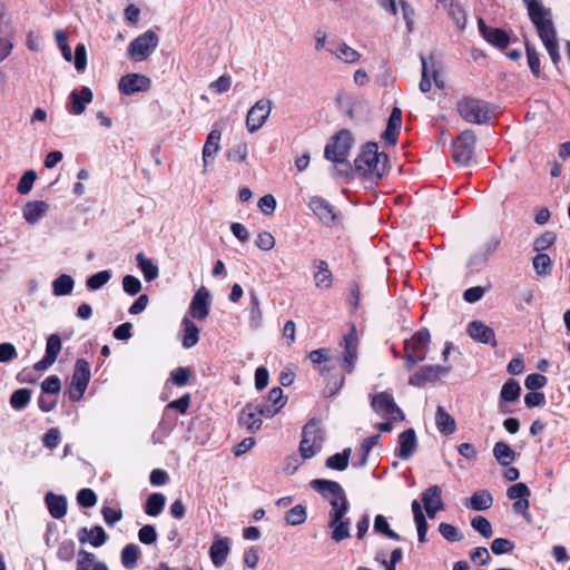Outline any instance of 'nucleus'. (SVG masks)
Here are the masks:
<instances>
[{
  "mask_svg": "<svg viewBox=\"0 0 570 570\" xmlns=\"http://www.w3.org/2000/svg\"><path fill=\"white\" fill-rule=\"evenodd\" d=\"M527 4L531 22L546 47L554 65L560 61L559 42L557 30L552 21L551 10L546 8L539 0H523Z\"/></svg>",
  "mask_w": 570,
  "mask_h": 570,
  "instance_id": "f257e3e1",
  "label": "nucleus"
},
{
  "mask_svg": "<svg viewBox=\"0 0 570 570\" xmlns=\"http://www.w3.org/2000/svg\"><path fill=\"white\" fill-rule=\"evenodd\" d=\"M355 171L363 179L375 181L386 174L387 157L379 153V147L374 142L366 144L356 157Z\"/></svg>",
  "mask_w": 570,
  "mask_h": 570,
  "instance_id": "f03ea898",
  "label": "nucleus"
},
{
  "mask_svg": "<svg viewBox=\"0 0 570 570\" xmlns=\"http://www.w3.org/2000/svg\"><path fill=\"white\" fill-rule=\"evenodd\" d=\"M311 487L331 504L328 515L347 514L350 504L346 494L338 482L325 479H315L311 482Z\"/></svg>",
  "mask_w": 570,
  "mask_h": 570,
  "instance_id": "7ed1b4c3",
  "label": "nucleus"
},
{
  "mask_svg": "<svg viewBox=\"0 0 570 570\" xmlns=\"http://www.w3.org/2000/svg\"><path fill=\"white\" fill-rule=\"evenodd\" d=\"M456 110L462 119L475 125H484L494 117V110L489 102L473 98L463 97L456 102Z\"/></svg>",
  "mask_w": 570,
  "mask_h": 570,
  "instance_id": "20e7f679",
  "label": "nucleus"
},
{
  "mask_svg": "<svg viewBox=\"0 0 570 570\" xmlns=\"http://www.w3.org/2000/svg\"><path fill=\"white\" fill-rule=\"evenodd\" d=\"M430 343L431 335L428 328H421L410 338L404 340V365L407 371L426 358Z\"/></svg>",
  "mask_w": 570,
  "mask_h": 570,
  "instance_id": "39448f33",
  "label": "nucleus"
},
{
  "mask_svg": "<svg viewBox=\"0 0 570 570\" xmlns=\"http://www.w3.org/2000/svg\"><path fill=\"white\" fill-rule=\"evenodd\" d=\"M159 37L153 30H147L136 37L128 46L127 55L130 60L140 62L146 60L157 49Z\"/></svg>",
  "mask_w": 570,
  "mask_h": 570,
  "instance_id": "423d86ee",
  "label": "nucleus"
},
{
  "mask_svg": "<svg viewBox=\"0 0 570 570\" xmlns=\"http://www.w3.org/2000/svg\"><path fill=\"white\" fill-rule=\"evenodd\" d=\"M352 146V135L347 130H342L326 145L324 156L330 161L343 164L347 160Z\"/></svg>",
  "mask_w": 570,
  "mask_h": 570,
  "instance_id": "0eeeda50",
  "label": "nucleus"
},
{
  "mask_svg": "<svg viewBox=\"0 0 570 570\" xmlns=\"http://www.w3.org/2000/svg\"><path fill=\"white\" fill-rule=\"evenodd\" d=\"M323 432L315 421H309L303 429V438L299 445L304 459H311L322 450Z\"/></svg>",
  "mask_w": 570,
  "mask_h": 570,
  "instance_id": "6e6552de",
  "label": "nucleus"
},
{
  "mask_svg": "<svg viewBox=\"0 0 570 570\" xmlns=\"http://www.w3.org/2000/svg\"><path fill=\"white\" fill-rule=\"evenodd\" d=\"M90 381V367L89 363L83 360H77L72 373L71 383L69 386V397L71 401L78 402L82 399L88 383Z\"/></svg>",
  "mask_w": 570,
  "mask_h": 570,
  "instance_id": "1a4fd4ad",
  "label": "nucleus"
},
{
  "mask_svg": "<svg viewBox=\"0 0 570 570\" xmlns=\"http://www.w3.org/2000/svg\"><path fill=\"white\" fill-rule=\"evenodd\" d=\"M372 409L381 417L390 421H404L405 415L402 410L396 405L392 394L381 392L373 396Z\"/></svg>",
  "mask_w": 570,
  "mask_h": 570,
  "instance_id": "9d476101",
  "label": "nucleus"
},
{
  "mask_svg": "<svg viewBox=\"0 0 570 570\" xmlns=\"http://www.w3.org/2000/svg\"><path fill=\"white\" fill-rule=\"evenodd\" d=\"M475 135L472 130L462 131L452 144V156L455 163L468 165L473 156Z\"/></svg>",
  "mask_w": 570,
  "mask_h": 570,
  "instance_id": "9b49d317",
  "label": "nucleus"
},
{
  "mask_svg": "<svg viewBox=\"0 0 570 570\" xmlns=\"http://www.w3.org/2000/svg\"><path fill=\"white\" fill-rule=\"evenodd\" d=\"M272 111V101L261 99L250 107L246 116V128L253 134L263 127Z\"/></svg>",
  "mask_w": 570,
  "mask_h": 570,
  "instance_id": "f8f14e48",
  "label": "nucleus"
},
{
  "mask_svg": "<svg viewBox=\"0 0 570 570\" xmlns=\"http://www.w3.org/2000/svg\"><path fill=\"white\" fill-rule=\"evenodd\" d=\"M421 62H422V78L420 81V90L423 94L429 92L432 88L431 80H433L434 85L439 89L443 90L445 88V82H444L443 78L441 77L440 67L434 62V60L432 58L429 61L423 56L421 57Z\"/></svg>",
  "mask_w": 570,
  "mask_h": 570,
  "instance_id": "ddd939ff",
  "label": "nucleus"
},
{
  "mask_svg": "<svg viewBox=\"0 0 570 570\" xmlns=\"http://www.w3.org/2000/svg\"><path fill=\"white\" fill-rule=\"evenodd\" d=\"M341 346L344 347V353L340 364L343 371L350 374L353 372L357 360L358 338L355 327H352L348 334L344 336Z\"/></svg>",
  "mask_w": 570,
  "mask_h": 570,
  "instance_id": "4468645a",
  "label": "nucleus"
},
{
  "mask_svg": "<svg viewBox=\"0 0 570 570\" xmlns=\"http://www.w3.org/2000/svg\"><path fill=\"white\" fill-rule=\"evenodd\" d=\"M450 366L442 365H426L417 370L409 379V384L421 387L428 383H434L440 377L445 376L450 373Z\"/></svg>",
  "mask_w": 570,
  "mask_h": 570,
  "instance_id": "2eb2a0df",
  "label": "nucleus"
},
{
  "mask_svg": "<svg viewBox=\"0 0 570 570\" xmlns=\"http://www.w3.org/2000/svg\"><path fill=\"white\" fill-rule=\"evenodd\" d=\"M151 87V79L141 73H127L119 79L118 89L122 95L131 96L146 92Z\"/></svg>",
  "mask_w": 570,
  "mask_h": 570,
  "instance_id": "dca6fc26",
  "label": "nucleus"
},
{
  "mask_svg": "<svg viewBox=\"0 0 570 570\" xmlns=\"http://www.w3.org/2000/svg\"><path fill=\"white\" fill-rule=\"evenodd\" d=\"M210 296L206 287L202 286L197 289L189 305V317L198 321L205 320L209 315Z\"/></svg>",
  "mask_w": 570,
  "mask_h": 570,
  "instance_id": "f3484780",
  "label": "nucleus"
},
{
  "mask_svg": "<svg viewBox=\"0 0 570 570\" xmlns=\"http://www.w3.org/2000/svg\"><path fill=\"white\" fill-rule=\"evenodd\" d=\"M422 503L426 515L433 519L438 512L444 510L442 490L439 485H431L422 492Z\"/></svg>",
  "mask_w": 570,
  "mask_h": 570,
  "instance_id": "a211bd4d",
  "label": "nucleus"
},
{
  "mask_svg": "<svg viewBox=\"0 0 570 570\" xmlns=\"http://www.w3.org/2000/svg\"><path fill=\"white\" fill-rule=\"evenodd\" d=\"M261 405L253 403L246 404L239 413L238 423L244 426L249 433H255L262 426Z\"/></svg>",
  "mask_w": 570,
  "mask_h": 570,
  "instance_id": "6ab92c4d",
  "label": "nucleus"
},
{
  "mask_svg": "<svg viewBox=\"0 0 570 570\" xmlns=\"http://www.w3.org/2000/svg\"><path fill=\"white\" fill-rule=\"evenodd\" d=\"M70 104L67 110L70 115L79 116L85 112L87 105L94 99L92 90L89 87H81L80 90H72L69 95Z\"/></svg>",
  "mask_w": 570,
  "mask_h": 570,
  "instance_id": "aec40b11",
  "label": "nucleus"
},
{
  "mask_svg": "<svg viewBox=\"0 0 570 570\" xmlns=\"http://www.w3.org/2000/svg\"><path fill=\"white\" fill-rule=\"evenodd\" d=\"M436 8L446 12L460 31L466 27L468 18L463 7L454 0H436Z\"/></svg>",
  "mask_w": 570,
  "mask_h": 570,
  "instance_id": "412c9836",
  "label": "nucleus"
},
{
  "mask_svg": "<svg viewBox=\"0 0 570 570\" xmlns=\"http://www.w3.org/2000/svg\"><path fill=\"white\" fill-rule=\"evenodd\" d=\"M287 399L281 387H273L267 395L266 402L261 404V415L273 417L286 404Z\"/></svg>",
  "mask_w": 570,
  "mask_h": 570,
  "instance_id": "4be33fe9",
  "label": "nucleus"
},
{
  "mask_svg": "<svg viewBox=\"0 0 570 570\" xmlns=\"http://www.w3.org/2000/svg\"><path fill=\"white\" fill-rule=\"evenodd\" d=\"M478 27L482 37L492 46L500 49H505L509 46L510 38L503 29L490 28L485 24L483 19H479Z\"/></svg>",
  "mask_w": 570,
  "mask_h": 570,
  "instance_id": "5701e85b",
  "label": "nucleus"
},
{
  "mask_svg": "<svg viewBox=\"0 0 570 570\" xmlns=\"http://www.w3.org/2000/svg\"><path fill=\"white\" fill-rule=\"evenodd\" d=\"M346 515H328L331 539L338 543L351 537V521Z\"/></svg>",
  "mask_w": 570,
  "mask_h": 570,
  "instance_id": "b1692460",
  "label": "nucleus"
},
{
  "mask_svg": "<svg viewBox=\"0 0 570 570\" xmlns=\"http://www.w3.org/2000/svg\"><path fill=\"white\" fill-rule=\"evenodd\" d=\"M327 50L344 63H356L361 59V53L343 40L332 41Z\"/></svg>",
  "mask_w": 570,
  "mask_h": 570,
  "instance_id": "393cba45",
  "label": "nucleus"
},
{
  "mask_svg": "<svg viewBox=\"0 0 570 570\" xmlns=\"http://www.w3.org/2000/svg\"><path fill=\"white\" fill-rule=\"evenodd\" d=\"M230 551V539L227 537H219L212 543L209 548V557L216 568H220L226 563L227 557Z\"/></svg>",
  "mask_w": 570,
  "mask_h": 570,
  "instance_id": "a878e982",
  "label": "nucleus"
},
{
  "mask_svg": "<svg viewBox=\"0 0 570 570\" xmlns=\"http://www.w3.org/2000/svg\"><path fill=\"white\" fill-rule=\"evenodd\" d=\"M468 334L474 341L493 346L497 344L494 331L481 321L471 322L468 326Z\"/></svg>",
  "mask_w": 570,
  "mask_h": 570,
  "instance_id": "bb28decb",
  "label": "nucleus"
},
{
  "mask_svg": "<svg viewBox=\"0 0 570 570\" xmlns=\"http://www.w3.org/2000/svg\"><path fill=\"white\" fill-rule=\"evenodd\" d=\"M417 448V440L415 435V431L413 429H407L399 435V449L397 456L407 460L410 459Z\"/></svg>",
  "mask_w": 570,
  "mask_h": 570,
  "instance_id": "cd10ccee",
  "label": "nucleus"
},
{
  "mask_svg": "<svg viewBox=\"0 0 570 570\" xmlns=\"http://www.w3.org/2000/svg\"><path fill=\"white\" fill-rule=\"evenodd\" d=\"M199 328L189 316L181 320V345L188 350L194 347L199 341Z\"/></svg>",
  "mask_w": 570,
  "mask_h": 570,
  "instance_id": "c85d7f7f",
  "label": "nucleus"
},
{
  "mask_svg": "<svg viewBox=\"0 0 570 570\" xmlns=\"http://www.w3.org/2000/svg\"><path fill=\"white\" fill-rule=\"evenodd\" d=\"M220 137L222 132L218 129H213L207 137L203 148L204 171L207 170V166L213 161L220 149Z\"/></svg>",
  "mask_w": 570,
  "mask_h": 570,
  "instance_id": "c756f323",
  "label": "nucleus"
},
{
  "mask_svg": "<svg viewBox=\"0 0 570 570\" xmlns=\"http://www.w3.org/2000/svg\"><path fill=\"white\" fill-rule=\"evenodd\" d=\"M78 539L81 543H89L95 548H99L106 543L108 535L100 525L92 527L91 529L82 528L78 532Z\"/></svg>",
  "mask_w": 570,
  "mask_h": 570,
  "instance_id": "7c9ffc66",
  "label": "nucleus"
},
{
  "mask_svg": "<svg viewBox=\"0 0 570 570\" xmlns=\"http://www.w3.org/2000/svg\"><path fill=\"white\" fill-rule=\"evenodd\" d=\"M315 268L313 273L314 284L320 289H328L333 284V275L325 261H314Z\"/></svg>",
  "mask_w": 570,
  "mask_h": 570,
  "instance_id": "2f4dec72",
  "label": "nucleus"
},
{
  "mask_svg": "<svg viewBox=\"0 0 570 570\" xmlns=\"http://www.w3.org/2000/svg\"><path fill=\"white\" fill-rule=\"evenodd\" d=\"M521 395V386L515 380H508L501 387L500 391V404L499 409L501 413H509L510 410L503 404V402H515Z\"/></svg>",
  "mask_w": 570,
  "mask_h": 570,
  "instance_id": "473e14b6",
  "label": "nucleus"
},
{
  "mask_svg": "<svg viewBox=\"0 0 570 570\" xmlns=\"http://www.w3.org/2000/svg\"><path fill=\"white\" fill-rule=\"evenodd\" d=\"M313 213L325 224L331 225L335 222V214L332 206L321 197H313L308 203Z\"/></svg>",
  "mask_w": 570,
  "mask_h": 570,
  "instance_id": "72a5a7b5",
  "label": "nucleus"
},
{
  "mask_svg": "<svg viewBox=\"0 0 570 570\" xmlns=\"http://www.w3.org/2000/svg\"><path fill=\"white\" fill-rule=\"evenodd\" d=\"M49 205L43 200L28 202L22 209L23 218L29 224L38 223L48 212Z\"/></svg>",
  "mask_w": 570,
  "mask_h": 570,
  "instance_id": "f704fd0d",
  "label": "nucleus"
},
{
  "mask_svg": "<svg viewBox=\"0 0 570 570\" xmlns=\"http://www.w3.org/2000/svg\"><path fill=\"white\" fill-rule=\"evenodd\" d=\"M45 502L52 518L61 519L66 515L68 507L66 497L48 492L45 495Z\"/></svg>",
  "mask_w": 570,
  "mask_h": 570,
  "instance_id": "c9c22d12",
  "label": "nucleus"
},
{
  "mask_svg": "<svg viewBox=\"0 0 570 570\" xmlns=\"http://www.w3.org/2000/svg\"><path fill=\"white\" fill-rule=\"evenodd\" d=\"M435 425L438 431L443 435H451L456 431L455 419L442 406H438L436 409Z\"/></svg>",
  "mask_w": 570,
  "mask_h": 570,
  "instance_id": "e433bc0d",
  "label": "nucleus"
},
{
  "mask_svg": "<svg viewBox=\"0 0 570 570\" xmlns=\"http://www.w3.org/2000/svg\"><path fill=\"white\" fill-rule=\"evenodd\" d=\"M493 498L488 490H478L471 498L466 499L464 504L474 511H484L491 508Z\"/></svg>",
  "mask_w": 570,
  "mask_h": 570,
  "instance_id": "4c0bfd02",
  "label": "nucleus"
},
{
  "mask_svg": "<svg viewBox=\"0 0 570 570\" xmlns=\"http://www.w3.org/2000/svg\"><path fill=\"white\" fill-rule=\"evenodd\" d=\"M402 125V111L399 108H393L387 126L384 132L382 134V138L389 144L396 142V135L401 129Z\"/></svg>",
  "mask_w": 570,
  "mask_h": 570,
  "instance_id": "58836bf2",
  "label": "nucleus"
},
{
  "mask_svg": "<svg viewBox=\"0 0 570 570\" xmlns=\"http://www.w3.org/2000/svg\"><path fill=\"white\" fill-rule=\"evenodd\" d=\"M414 522L417 530V539L421 543L426 541L428 522L422 510V505L417 500H413L411 503Z\"/></svg>",
  "mask_w": 570,
  "mask_h": 570,
  "instance_id": "ea45409f",
  "label": "nucleus"
},
{
  "mask_svg": "<svg viewBox=\"0 0 570 570\" xmlns=\"http://www.w3.org/2000/svg\"><path fill=\"white\" fill-rule=\"evenodd\" d=\"M493 455L497 461L503 465L508 466L515 460V452L511 449L509 444L503 441L497 442L493 446Z\"/></svg>",
  "mask_w": 570,
  "mask_h": 570,
  "instance_id": "a19ab883",
  "label": "nucleus"
},
{
  "mask_svg": "<svg viewBox=\"0 0 570 570\" xmlns=\"http://www.w3.org/2000/svg\"><path fill=\"white\" fill-rule=\"evenodd\" d=\"M136 261L138 263V266L144 275V278L147 282H151L155 278L158 277L159 268L158 266L153 262V259L146 257L144 253H138L136 256Z\"/></svg>",
  "mask_w": 570,
  "mask_h": 570,
  "instance_id": "79ce46f5",
  "label": "nucleus"
},
{
  "mask_svg": "<svg viewBox=\"0 0 570 570\" xmlns=\"http://www.w3.org/2000/svg\"><path fill=\"white\" fill-rule=\"evenodd\" d=\"M263 313L257 294L254 291L249 292V325L252 328L257 330L262 324Z\"/></svg>",
  "mask_w": 570,
  "mask_h": 570,
  "instance_id": "37998d69",
  "label": "nucleus"
},
{
  "mask_svg": "<svg viewBox=\"0 0 570 570\" xmlns=\"http://www.w3.org/2000/svg\"><path fill=\"white\" fill-rule=\"evenodd\" d=\"M75 286L73 278L68 274H61L52 282V293L56 296L71 294Z\"/></svg>",
  "mask_w": 570,
  "mask_h": 570,
  "instance_id": "c03bdc74",
  "label": "nucleus"
},
{
  "mask_svg": "<svg viewBox=\"0 0 570 570\" xmlns=\"http://www.w3.org/2000/svg\"><path fill=\"white\" fill-rule=\"evenodd\" d=\"M308 358L313 364H316L320 366L318 371L322 375H326L331 367L327 365V362L330 361V350L327 348H317L308 354Z\"/></svg>",
  "mask_w": 570,
  "mask_h": 570,
  "instance_id": "a18cd8bd",
  "label": "nucleus"
},
{
  "mask_svg": "<svg viewBox=\"0 0 570 570\" xmlns=\"http://www.w3.org/2000/svg\"><path fill=\"white\" fill-rule=\"evenodd\" d=\"M166 497L163 493H153L148 497L145 505V512L150 517H157L164 510Z\"/></svg>",
  "mask_w": 570,
  "mask_h": 570,
  "instance_id": "49530a36",
  "label": "nucleus"
},
{
  "mask_svg": "<svg viewBox=\"0 0 570 570\" xmlns=\"http://www.w3.org/2000/svg\"><path fill=\"white\" fill-rule=\"evenodd\" d=\"M139 554L140 550L138 546L134 543L125 546L120 556L122 566L128 570L136 568Z\"/></svg>",
  "mask_w": 570,
  "mask_h": 570,
  "instance_id": "de8ad7c7",
  "label": "nucleus"
},
{
  "mask_svg": "<svg viewBox=\"0 0 570 570\" xmlns=\"http://www.w3.org/2000/svg\"><path fill=\"white\" fill-rule=\"evenodd\" d=\"M352 450L350 448L344 449L343 452L336 453L326 460V466L333 470L343 471L348 465V459Z\"/></svg>",
  "mask_w": 570,
  "mask_h": 570,
  "instance_id": "09e8293b",
  "label": "nucleus"
},
{
  "mask_svg": "<svg viewBox=\"0 0 570 570\" xmlns=\"http://www.w3.org/2000/svg\"><path fill=\"white\" fill-rule=\"evenodd\" d=\"M31 399V392L28 389H18L10 396V405L14 410L24 409Z\"/></svg>",
  "mask_w": 570,
  "mask_h": 570,
  "instance_id": "8fccbe9b",
  "label": "nucleus"
},
{
  "mask_svg": "<svg viewBox=\"0 0 570 570\" xmlns=\"http://www.w3.org/2000/svg\"><path fill=\"white\" fill-rule=\"evenodd\" d=\"M307 518L306 509L302 504H297L288 510L285 514V521L291 525H298L305 522Z\"/></svg>",
  "mask_w": 570,
  "mask_h": 570,
  "instance_id": "3c124183",
  "label": "nucleus"
},
{
  "mask_svg": "<svg viewBox=\"0 0 570 570\" xmlns=\"http://www.w3.org/2000/svg\"><path fill=\"white\" fill-rule=\"evenodd\" d=\"M533 268L540 276H547L551 273V258L547 254L539 253L533 257Z\"/></svg>",
  "mask_w": 570,
  "mask_h": 570,
  "instance_id": "603ef678",
  "label": "nucleus"
},
{
  "mask_svg": "<svg viewBox=\"0 0 570 570\" xmlns=\"http://www.w3.org/2000/svg\"><path fill=\"white\" fill-rule=\"evenodd\" d=\"M110 278L111 273L109 271H101L88 277L86 281V286L90 291H97L105 286L110 281Z\"/></svg>",
  "mask_w": 570,
  "mask_h": 570,
  "instance_id": "864d4df0",
  "label": "nucleus"
},
{
  "mask_svg": "<svg viewBox=\"0 0 570 570\" xmlns=\"http://www.w3.org/2000/svg\"><path fill=\"white\" fill-rule=\"evenodd\" d=\"M374 530H375V532L382 533L392 540H395V541L401 540V537L396 532H394L393 530L390 529V524H389L386 518L382 514H377L375 517Z\"/></svg>",
  "mask_w": 570,
  "mask_h": 570,
  "instance_id": "5fc2aeb1",
  "label": "nucleus"
},
{
  "mask_svg": "<svg viewBox=\"0 0 570 570\" xmlns=\"http://www.w3.org/2000/svg\"><path fill=\"white\" fill-rule=\"evenodd\" d=\"M471 527L487 539L493 534L490 521L482 515L474 517L471 520Z\"/></svg>",
  "mask_w": 570,
  "mask_h": 570,
  "instance_id": "6e6d98bb",
  "label": "nucleus"
},
{
  "mask_svg": "<svg viewBox=\"0 0 570 570\" xmlns=\"http://www.w3.org/2000/svg\"><path fill=\"white\" fill-rule=\"evenodd\" d=\"M55 38H56L57 46L61 50V55H62L63 59L66 61H71L72 60V51L68 43V37H67L66 31L57 30L55 32Z\"/></svg>",
  "mask_w": 570,
  "mask_h": 570,
  "instance_id": "4d7b16f0",
  "label": "nucleus"
},
{
  "mask_svg": "<svg viewBox=\"0 0 570 570\" xmlns=\"http://www.w3.org/2000/svg\"><path fill=\"white\" fill-rule=\"evenodd\" d=\"M37 179V174L33 170H27L20 178L17 190L21 195H27L32 189V186Z\"/></svg>",
  "mask_w": 570,
  "mask_h": 570,
  "instance_id": "13d9d810",
  "label": "nucleus"
},
{
  "mask_svg": "<svg viewBox=\"0 0 570 570\" xmlns=\"http://www.w3.org/2000/svg\"><path fill=\"white\" fill-rule=\"evenodd\" d=\"M76 551V543L72 540H65L62 541L57 550V557L61 561L69 562L73 559Z\"/></svg>",
  "mask_w": 570,
  "mask_h": 570,
  "instance_id": "bf43d9fd",
  "label": "nucleus"
},
{
  "mask_svg": "<svg viewBox=\"0 0 570 570\" xmlns=\"http://www.w3.org/2000/svg\"><path fill=\"white\" fill-rule=\"evenodd\" d=\"M247 155V145L245 142H240L228 150L226 156L228 160L240 164L246 161Z\"/></svg>",
  "mask_w": 570,
  "mask_h": 570,
  "instance_id": "052dcab7",
  "label": "nucleus"
},
{
  "mask_svg": "<svg viewBox=\"0 0 570 570\" xmlns=\"http://www.w3.org/2000/svg\"><path fill=\"white\" fill-rule=\"evenodd\" d=\"M525 53H527L529 67L532 71L533 76L539 78L540 73H541L539 53L529 43L525 45Z\"/></svg>",
  "mask_w": 570,
  "mask_h": 570,
  "instance_id": "680f3d73",
  "label": "nucleus"
},
{
  "mask_svg": "<svg viewBox=\"0 0 570 570\" xmlns=\"http://www.w3.org/2000/svg\"><path fill=\"white\" fill-rule=\"evenodd\" d=\"M96 561L97 560L94 553L88 552L86 550H80L78 552L76 570H92Z\"/></svg>",
  "mask_w": 570,
  "mask_h": 570,
  "instance_id": "e2e57ef3",
  "label": "nucleus"
},
{
  "mask_svg": "<svg viewBox=\"0 0 570 570\" xmlns=\"http://www.w3.org/2000/svg\"><path fill=\"white\" fill-rule=\"evenodd\" d=\"M61 390L60 379L57 375H50L41 383L42 394H58Z\"/></svg>",
  "mask_w": 570,
  "mask_h": 570,
  "instance_id": "0e129e2a",
  "label": "nucleus"
},
{
  "mask_svg": "<svg viewBox=\"0 0 570 570\" xmlns=\"http://www.w3.org/2000/svg\"><path fill=\"white\" fill-rule=\"evenodd\" d=\"M439 531L442 537L450 542H456L462 539V534L460 533L459 529L450 523H440Z\"/></svg>",
  "mask_w": 570,
  "mask_h": 570,
  "instance_id": "69168bd1",
  "label": "nucleus"
},
{
  "mask_svg": "<svg viewBox=\"0 0 570 570\" xmlns=\"http://www.w3.org/2000/svg\"><path fill=\"white\" fill-rule=\"evenodd\" d=\"M530 495V491L524 483H515L511 485L507 491V497L510 500H523Z\"/></svg>",
  "mask_w": 570,
  "mask_h": 570,
  "instance_id": "338daca9",
  "label": "nucleus"
},
{
  "mask_svg": "<svg viewBox=\"0 0 570 570\" xmlns=\"http://www.w3.org/2000/svg\"><path fill=\"white\" fill-rule=\"evenodd\" d=\"M514 549V543L504 538H497L491 543V550L494 554L509 553Z\"/></svg>",
  "mask_w": 570,
  "mask_h": 570,
  "instance_id": "774afa93",
  "label": "nucleus"
}]
</instances>
